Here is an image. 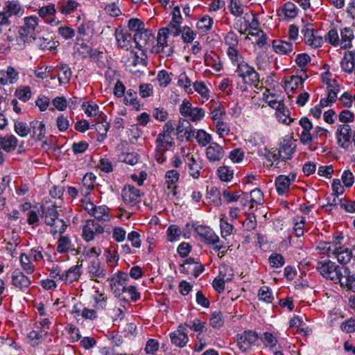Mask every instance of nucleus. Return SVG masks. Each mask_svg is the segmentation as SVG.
Returning a JSON list of instances; mask_svg holds the SVG:
<instances>
[{
    "label": "nucleus",
    "mask_w": 355,
    "mask_h": 355,
    "mask_svg": "<svg viewBox=\"0 0 355 355\" xmlns=\"http://www.w3.org/2000/svg\"><path fill=\"white\" fill-rule=\"evenodd\" d=\"M38 26V18L35 16H29L24 18V25L20 26L18 31L17 41L31 43L36 40V28Z\"/></svg>",
    "instance_id": "1"
},
{
    "label": "nucleus",
    "mask_w": 355,
    "mask_h": 355,
    "mask_svg": "<svg viewBox=\"0 0 355 355\" xmlns=\"http://www.w3.org/2000/svg\"><path fill=\"white\" fill-rule=\"evenodd\" d=\"M345 267H340L329 259L319 261L317 263L316 270L324 278L338 283Z\"/></svg>",
    "instance_id": "2"
},
{
    "label": "nucleus",
    "mask_w": 355,
    "mask_h": 355,
    "mask_svg": "<svg viewBox=\"0 0 355 355\" xmlns=\"http://www.w3.org/2000/svg\"><path fill=\"white\" fill-rule=\"evenodd\" d=\"M236 73L241 77L243 83L257 87L260 82L259 74L254 68L250 66L246 62L242 61L237 66Z\"/></svg>",
    "instance_id": "3"
},
{
    "label": "nucleus",
    "mask_w": 355,
    "mask_h": 355,
    "mask_svg": "<svg viewBox=\"0 0 355 355\" xmlns=\"http://www.w3.org/2000/svg\"><path fill=\"white\" fill-rule=\"evenodd\" d=\"M156 148L155 158L159 164L166 160L165 152L174 145V140L172 137L158 135L155 141Z\"/></svg>",
    "instance_id": "4"
},
{
    "label": "nucleus",
    "mask_w": 355,
    "mask_h": 355,
    "mask_svg": "<svg viewBox=\"0 0 355 355\" xmlns=\"http://www.w3.org/2000/svg\"><path fill=\"white\" fill-rule=\"evenodd\" d=\"M180 112L182 116L193 122L201 121L205 115V112L202 108L192 107L191 103L186 99L182 101L180 106Z\"/></svg>",
    "instance_id": "5"
},
{
    "label": "nucleus",
    "mask_w": 355,
    "mask_h": 355,
    "mask_svg": "<svg viewBox=\"0 0 355 355\" xmlns=\"http://www.w3.org/2000/svg\"><path fill=\"white\" fill-rule=\"evenodd\" d=\"M258 338L259 336L255 331H244L242 334H239L236 336L237 346L241 352H246L251 349Z\"/></svg>",
    "instance_id": "6"
},
{
    "label": "nucleus",
    "mask_w": 355,
    "mask_h": 355,
    "mask_svg": "<svg viewBox=\"0 0 355 355\" xmlns=\"http://www.w3.org/2000/svg\"><path fill=\"white\" fill-rule=\"evenodd\" d=\"M304 35V40L306 44L318 48L322 46L323 38L319 31H315L312 25L306 24L302 30Z\"/></svg>",
    "instance_id": "7"
},
{
    "label": "nucleus",
    "mask_w": 355,
    "mask_h": 355,
    "mask_svg": "<svg viewBox=\"0 0 355 355\" xmlns=\"http://www.w3.org/2000/svg\"><path fill=\"white\" fill-rule=\"evenodd\" d=\"M110 284L111 291L115 296L119 297L121 295V288L127 286L129 281V276L127 273L119 271L114 276L108 279Z\"/></svg>",
    "instance_id": "8"
},
{
    "label": "nucleus",
    "mask_w": 355,
    "mask_h": 355,
    "mask_svg": "<svg viewBox=\"0 0 355 355\" xmlns=\"http://www.w3.org/2000/svg\"><path fill=\"white\" fill-rule=\"evenodd\" d=\"M338 145L344 149H347L352 136V129L347 123L339 125L336 130Z\"/></svg>",
    "instance_id": "9"
},
{
    "label": "nucleus",
    "mask_w": 355,
    "mask_h": 355,
    "mask_svg": "<svg viewBox=\"0 0 355 355\" xmlns=\"http://www.w3.org/2000/svg\"><path fill=\"white\" fill-rule=\"evenodd\" d=\"M166 31H167L166 29L159 30L157 46L154 48V51L157 53H162L165 57H168L173 53V49L167 44L168 35Z\"/></svg>",
    "instance_id": "10"
},
{
    "label": "nucleus",
    "mask_w": 355,
    "mask_h": 355,
    "mask_svg": "<svg viewBox=\"0 0 355 355\" xmlns=\"http://www.w3.org/2000/svg\"><path fill=\"white\" fill-rule=\"evenodd\" d=\"M295 148V142L291 138L285 139L281 143L278 153H275L272 157L275 159H278L279 157L284 161L291 159Z\"/></svg>",
    "instance_id": "11"
},
{
    "label": "nucleus",
    "mask_w": 355,
    "mask_h": 355,
    "mask_svg": "<svg viewBox=\"0 0 355 355\" xmlns=\"http://www.w3.org/2000/svg\"><path fill=\"white\" fill-rule=\"evenodd\" d=\"M121 196L124 202L131 207L137 205L141 201L140 191L131 185L124 187Z\"/></svg>",
    "instance_id": "12"
},
{
    "label": "nucleus",
    "mask_w": 355,
    "mask_h": 355,
    "mask_svg": "<svg viewBox=\"0 0 355 355\" xmlns=\"http://www.w3.org/2000/svg\"><path fill=\"white\" fill-rule=\"evenodd\" d=\"M85 211L92 216L100 221H107L110 219L107 209L102 206H96L90 201L84 205Z\"/></svg>",
    "instance_id": "13"
},
{
    "label": "nucleus",
    "mask_w": 355,
    "mask_h": 355,
    "mask_svg": "<svg viewBox=\"0 0 355 355\" xmlns=\"http://www.w3.org/2000/svg\"><path fill=\"white\" fill-rule=\"evenodd\" d=\"M195 232L200 237L201 241L205 243L215 245L220 242L218 236L209 227L198 225L195 228Z\"/></svg>",
    "instance_id": "14"
},
{
    "label": "nucleus",
    "mask_w": 355,
    "mask_h": 355,
    "mask_svg": "<svg viewBox=\"0 0 355 355\" xmlns=\"http://www.w3.org/2000/svg\"><path fill=\"white\" fill-rule=\"evenodd\" d=\"M104 228L94 220H87L83 228V237L87 241H92L95 235L102 234Z\"/></svg>",
    "instance_id": "15"
},
{
    "label": "nucleus",
    "mask_w": 355,
    "mask_h": 355,
    "mask_svg": "<svg viewBox=\"0 0 355 355\" xmlns=\"http://www.w3.org/2000/svg\"><path fill=\"white\" fill-rule=\"evenodd\" d=\"M296 175L290 173L288 175H281L276 178L275 187L279 195H284L289 191L291 184L295 182Z\"/></svg>",
    "instance_id": "16"
},
{
    "label": "nucleus",
    "mask_w": 355,
    "mask_h": 355,
    "mask_svg": "<svg viewBox=\"0 0 355 355\" xmlns=\"http://www.w3.org/2000/svg\"><path fill=\"white\" fill-rule=\"evenodd\" d=\"M205 155L207 159L215 163L220 162L225 155L223 148L216 142H211L206 148Z\"/></svg>",
    "instance_id": "17"
},
{
    "label": "nucleus",
    "mask_w": 355,
    "mask_h": 355,
    "mask_svg": "<svg viewBox=\"0 0 355 355\" xmlns=\"http://www.w3.org/2000/svg\"><path fill=\"white\" fill-rule=\"evenodd\" d=\"M88 272L91 279L101 283L106 278V270L99 261H93L88 267Z\"/></svg>",
    "instance_id": "18"
},
{
    "label": "nucleus",
    "mask_w": 355,
    "mask_h": 355,
    "mask_svg": "<svg viewBox=\"0 0 355 355\" xmlns=\"http://www.w3.org/2000/svg\"><path fill=\"white\" fill-rule=\"evenodd\" d=\"M56 251L60 254L71 252L76 255L78 251L68 236H60L57 241Z\"/></svg>",
    "instance_id": "19"
},
{
    "label": "nucleus",
    "mask_w": 355,
    "mask_h": 355,
    "mask_svg": "<svg viewBox=\"0 0 355 355\" xmlns=\"http://www.w3.org/2000/svg\"><path fill=\"white\" fill-rule=\"evenodd\" d=\"M11 279L12 284L21 291L26 290L31 284V280L29 277L19 270H15L12 272Z\"/></svg>",
    "instance_id": "20"
},
{
    "label": "nucleus",
    "mask_w": 355,
    "mask_h": 355,
    "mask_svg": "<svg viewBox=\"0 0 355 355\" xmlns=\"http://www.w3.org/2000/svg\"><path fill=\"white\" fill-rule=\"evenodd\" d=\"M3 10L11 18L20 17L24 14L23 6L17 0H11L5 2Z\"/></svg>",
    "instance_id": "21"
},
{
    "label": "nucleus",
    "mask_w": 355,
    "mask_h": 355,
    "mask_svg": "<svg viewBox=\"0 0 355 355\" xmlns=\"http://www.w3.org/2000/svg\"><path fill=\"white\" fill-rule=\"evenodd\" d=\"M327 87V96L321 99L322 105H331L337 99V94L340 91V85L336 80H333Z\"/></svg>",
    "instance_id": "22"
},
{
    "label": "nucleus",
    "mask_w": 355,
    "mask_h": 355,
    "mask_svg": "<svg viewBox=\"0 0 355 355\" xmlns=\"http://www.w3.org/2000/svg\"><path fill=\"white\" fill-rule=\"evenodd\" d=\"M184 331L185 328H184V325L181 324L178 327V330L170 334L171 343L180 348L184 347L189 341L187 334Z\"/></svg>",
    "instance_id": "23"
},
{
    "label": "nucleus",
    "mask_w": 355,
    "mask_h": 355,
    "mask_svg": "<svg viewBox=\"0 0 355 355\" xmlns=\"http://www.w3.org/2000/svg\"><path fill=\"white\" fill-rule=\"evenodd\" d=\"M340 280L338 283H340V286L347 288L348 290L355 293V273H351L349 270L345 267L343 269Z\"/></svg>",
    "instance_id": "24"
},
{
    "label": "nucleus",
    "mask_w": 355,
    "mask_h": 355,
    "mask_svg": "<svg viewBox=\"0 0 355 355\" xmlns=\"http://www.w3.org/2000/svg\"><path fill=\"white\" fill-rule=\"evenodd\" d=\"M116 40L119 46L122 49H128L131 46L133 37L126 30L116 28L115 31Z\"/></svg>",
    "instance_id": "25"
},
{
    "label": "nucleus",
    "mask_w": 355,
    "mask_h": 355,
    "mask_svg": "<svg viewBox=\"0 0 355 355\" xmlns=\"http://www.w3.org/2000/svg\"><path fill=\"white\" fill-rule=\"evenodd\" d=\"M299 123L303 128V131L300 134V141L304 144L311 143V137L310 130L313 128L311 122L307 117L304 116L300 120Z\"/></svg>",
    "instance_id": "26"
},
{
    "label": "nucleus",
    "mask_w": 355,
    "mask_h": 355,
    "mask_svg": "<svg viewBox=\"0 0 355 355\" xmlns=\"http://www.w3.org/2000/svg\"><path fill=\"white\" fill-rule=\"evenodd\" d=\"M355 64V51H346L344 57L340 61V67L343 71L347 73H352L354 71Z\"/></svg>",
    "instance_id": "27"
},
{
    "label": "nucleus",
    "mask_w": 355,
    "mask_h": 355,
    "mask_svg": "<svg viewBox=\"0 0 355 355\" xmlns=\"http://www.w3.org/2000/svg\"><path fill=\"white\" fill-rule=\"evenodd\" d=\"M184 162L189 168V175L194 179H198L200 175L202 166L197 162L193 155L187 154L184 159Z\"/></svg>",
    "instance_id": "28"
},
{
    "label": "nucleus",
    "mask_w": 355,
    "mask_h": 355,
    "mask_svg": "<svg viewBox=\"0 0 355 355\" xmlns=\"http://www.w3.org/2000/svg\"><path fill=\"white\" fill-rule=\"evenodd\" d=\"M272 48L275 53L281 55H288L293 50L291 42L278 40L272 42Z\"/></svg>",
    "instance_id": "29"
},
{
    "label": "nucleus",
    "mask_w": 355,
    "mask_h": 355,
    "mask_svg": "<svg viewBox=\"0 0 355 355\" xmlns=\"http://www.w3.org/2000/svg\"><path fill=\"white\" fill-rule=\"evenodd\" d=\"M18 139L12 135L0 137V146L6 152L10 153L15 150Z\"/></svg>",
    "instance_id": "30"
},
{
    "label": "nucleus",
    "mask_w": 355,
    "mask_h": 355,
    "mask_svg": "<svg viewBox=\"0 0 355 355\" xmlns=\"http://www.w3.org/2000/svg\"><path fill=\"white\" fill-rule=\"evenodd\" d=\"M354 38V32L350 28H345L340 31L339 46L344 49L352 46V41Z\"/></svg>",
    "instance_id": "31"
},
{
    "label": "nucleus",
    "mask_w": 355,
    "mask_h": 355,
    "mask_svg": "<svg viewBox=\"0 0 355 355\" xmlns=\"http://www.w3.org/2000/svg\"><path fill=\"white\" fill-rule=\"evenodd\" d=\"M31 132L32 131V137L38 141H41L45 137L46 129L45 125L42 122L38 121H33L30 123Z\"/></svg>",
    "instance_id": "32"
},
{
    "label": "nucleus",
    "mask_w": 355,
    "mask_h": 355,
    "mask_svg": "<svg viewBox=\"0 0 355 355\" xmlns=\"http://www.w3.org/2000/svg\"><path fill=\"white\" fill-rule=\"evenodd\" d=\"M304 80L301 76H291L284 80V88L294 92L299 87H303Z\"/></svg>",
    "instance_id": "33"
},
{
    "label": "nucleus",
    "mask_w": 355,
    "mask_h": 355,
    "mask_svg": "<svg viewBox=\"0 0 355 355\" xmlns=\"http://www.w3.org/2000/svg\"><path fill=\"white\" fill-rule=\"evenodd\" d=\"M81 275V266L76 265L65 271L64 283L69 284L78 281Z\"/></svg>",
    "instance_id": "34"
},
{
    "label": "nucleus",
    "mask_w": 355,
    "mask_h": 355,
    "mask_svg": "<svg viewBox=\"0 0 355 355\" xmlns=\"http://www.w3.org/2000/svg\"><path fill=\"white\" fill-rule=\"evenodd\" d=\"M332 255L336 256L338 261L341 264H347L352 259L349 250L343 247L334 248V249L332 250Z\"/></svg>",
    "instance_id": "35"
},
{
    "label": "nucleus",
    "mask_w": 355,
    "mask_h": 355,
    "mask_svg": "<svg viewBox=\"0 0 355 355\" xmlns=\"http://www.w3.org/2000/svg\"><path fill=\"white\" fill-rule=\"evenodd\" d=\"M58 78L60 85L68 83L71 78L72 72L67 64H60L58 67Z\"/></svg>",
    "instance_id": "36"
},
{
    "label": "nucleus",
    "mask_w": 355,
    "mask_h": 355,
    "mask_svg": "<svg viewBox=\"0 0 355 355\" xmlns=\"http://www.w3.org/2000/svg\"><path fill=\"white\" fill-rule=\"evenodd\" d=\"M205 63L207 67H211L216 71H219L222 68L219 56L213 51L205 54Z\"/></svg>",
    "instance_id": "37"
},
{
    "label": "nucleus",
    "mask_w": 355,
    "mask_h": 355,
    "mask_svg": "<svg viewBox=\"0 0 355 355\" xmlns=\"http://www.w3.org/2000/svg\"><path fill=\"white\" fill-rule=\"evenodd\" d=\"M121 298L125 300L126 298L131 300L132 301H137L140 297V293L137 292L136 287L134 286H126L125 287L121 288Z\"/></svg>",
    "instance_id": "38"
},
{
    "label": "nucleus",
    "mask_w": 355,
    "mask_h": 355,
    "mask_svg": "<svg viewBox=\"0 0 355 355\" xmlns=\"http://www.w3.org/2000/svg\"><path fill=\"white\" fill-rule=\"evenodd\" d=\"M95 181L96 176L94 173H86L83 178L82 182L83 188L82 189L81 192L84 193L85 195L88 194L89 191L94 188Z\"/></svg>",
    "instance_id": "39"
},
{
    "label": "nucleus",
    "mask_w": 355,
    "mask_h": 355,
    "mask_svg": "<svg viewBox=\"0 0 355 355\" xmlns=\"http://www.w3.org/2000/svg\"><path fill=\"white\" fill-rule=\"evenodd\" d=\"M104 254L106 257V261L111 267H114L117 265L118 261L119 259V255L116 249L110 246L107 248L104 252Z\"/></svg>",
    "instance_id": "40"
},
{
    "label": "nucleus",
    "mask_w": 355,
    "mask_h": 355,
    "mask_svg": "<svg viewBox=\"0 0 355 355\" xmlns=\"http://www.w3.org/2000/svg\"><path fill=\"white\" fill-rule=\"evenodd\" d=\"M20 263L23 270L26 272L28 275L34 272L35 266L33 263L32 259L28 256L26 253L21 254Z\"/></svg>",
    "instance_id": "41"
},
{
    "label": "nucleus",
    "mask_w": 355,
    "mask_h": 355,
    "mask_svg": "<svg viewBox=\"0 0 355 355\" xmlns=\"http://www.w3.org/2000/svg\"><path fill=\"white\" fill-rule=\"evenodd\" d=\"M50 226V232L55 235L56 234H63L67 228V225L64 220L59 218L58 220H53V223L48 225Z\"/></svg>",
    "instance_id": "42"
},
{
    "label": "nucleus",
    "mask_w": 355,
    "mask_h": 355,
    "mask_svg": "<svg viewBox=\"0 0 355 355\" xmlns=\"http://www.w3.org/2000/svg\"><path fill=\"white\" fill-rule=\"evenodd\" d=\"M195 137L199 146L202 147L206 146L207 144H210L211 143V135L204 130H197Z\"/></svg>",
    "instance_id": "43"
},
{
    "label": "nucleus",
    "mask_w": 355,
    "mask_h": 355,
    "mask_svg": "<svg viewBox=\"0 0 355 355\" xmlns=\"http://www.w3.org/2000/svg\"><path fill=\"white\" fill-rule=\"evenodd\" d=\"M82 108L89 117L96 116L100 113L97 104L92 101L84 102L82 105Z\"/></svg>",
    "instance_id": "44"
},
{
    "label": "nucleus",
    "mask_w": 355,
    "mask_h": 355,
    "mask_svg": "<svg viewBox=\"0 0 355 355\" xmlns=\"http://www.w3.org/2000/svg\"><path fill=\"white\" fill-rule=\"evenodd\" d=\"M43 216L47 225L53 223V220L59 219L58 211L53 205L49 207L46 210L43 211Z\"/></svg>",
    "instance_id": "45"
},
{
    "label": "nucleus",
    "mask_w": 355,
    "mask_h": 355,
    "mask_svg": "<svg viewBox=\"0 0 355 355\" xmlns=\"http://www.w3.org/2000/svg\"><path fill=\"white\" fill-rule=\"evenodd\" d=\"M15 94L19 100L24 102L28 101L32 96L29 86H21L18 87L15 90Z\"/></svg>",
    "instance_id": "46"
},
{
    "label": "nucleus",
    "mask_w": 355,
    "mask_h": 355,
    "mask_svg": "<svg viewBox=\"0 0 355 355\" xmlns=\"http://www.w3.org/2000/svg\"><path fill=\"white\" fill-rule=\"evenodd\" d=\"M305 218L302 216H297L294 219L293 232L297 237H300L304 233Z\"/></svg>",
    "instance_id": "47"
},
{
    "label": "nucleus",
    "mask_w": 355,
    "mask_h": 355,
    "mask_svg": "<svg viewBox=\"0 0 355 355\" xmlns=\"http://www.w3.org/2000/svg\"><path fill=\"white\" fill-rule=\"evenodd\" d=\"M107 296L105 293L96 291L94 295V300L95 302V308L97 310H103L107 306Z\"/></svg>",
    "instance_id": "48"
},
{
    "label": "nucleus",
    "mask_w": 355,
    "mask_h": 355,
    "mask_svg": "<svg viewBox=\"0 0 355 355\" xmlns=\"http://www.w3.org/2000/svg\"><path fill=\"white\" fill-rule=\"evenodd\" d=\"M277 118L283 123L290 124L293 119L290 117L288 109L284 105L281 109L276 112Z\"/></svg>",
    "instance_id": "49"
},
{
    "label": "nucleus",
    "mask_w": 355,
    "mask_h": 355,
    "mask_svg": "<svg viewBox=\"0 0 355 355\" xmlns=\"http://www.w3.org/2000/svg\"><path fill=\"white\" fill-rule=\"evenodd\" d=\"M225 215H221L220 220V227L221 230V235L223 238L230 236L234 230V226L227 222Z\"/></svg>",
    "instance_id": "50"
},
{
    "label": "nucleus",
    "mask_w": 355,
    "mask_h": 355,
    "mask_svg": "<svg viewBox=\"0 0 355 355\" xmlns=\"http://www.w3.org/2000/svg\"><path fill=\"white\" fill-rule=\"evenodd\" d=\"M14 128L15 132L21 137H25L31 133V125L28 127L26 123L22 121H16Z\"/></svg>",
    "instance_id": "51"
},
{
    "label": "nucleus",
    "mask_w": 355,
    "mask_h": 355,
    "mask_svg": "<svg viewBox=\"0 0 355 355\" xmlns=\"http://www.w3.org/2000/svg\"><path fill=\"white\" fill-rule=\"evenodd\" d=\"M219 178L224 182L230 181L233 178V170L228 166H220L217 170Z\"/></svg>",
    "instance_id": "52"
},
{
    "label": "nucleus",
    "mask_w": 355,
    "mask_h": 355,
    "mask_svg": "<svg viewBox=\"0 0 355 355\" xmlns=\"http://www.w3.org/2000/svg\"><path fill=\"white\" fill-rule=\"evenodd\" d=\"M78 3L73 0H67L60 7V12L64 15L72 13L78 8Z\"/></svg>",
    "instance_id": "53"
},
{
    "label": "nucleus",
    "mask_w": 355,
    "mask_h": 355,
    "mask_svg": "<svg viewBox=\"0 0 355 355\" xmlns=\"http://www.w3.org/2000/svg\"><path fill=\"white\" fill-rule=\"evenodd\" d=\"M214 124L216 127V132L220 137L224 138L230 134V126L224 121H218L217 123Z\"/></svg>",
    "instance_id": "54"
},
{
    "label": "nucleus",
    "mask_w": 355,
    "mask_h": 355,
    "mask_svg": "<svg viewBox=\"0 0 355 355\" xmlns=\"http://www.w3.org/2000/svg\"><path fill=\"white\" fill-rule=\"evenodd\" d=\"M258 297L260 300L267 303H271L273 300L272 291L268 286H262L259 288Z\"/></svg>",
    "instance_id": "55"
},
{
    "label": "nucleus",
    "mask_w": 355,
    "mask_h": 355,
    "mask_svg": "<svg viewBox=\"0 0 355 355\" xmlns=\"http://www.w3.org/2000/svg\"><path fill=\"white\" fill-rule=\"evenodd\" d=\"M250 209H252L254 204L262 205L263 202V193L259 189H255L250 192Z\"/></svg>",
    "instance_id": "56"
},
{
    "label": "nucleus",
    "mask_w": 355,
    "mask_h": 355,
    "mask_svg": "<svg viewBox=\"0 0 355 355\" xmlns=\"http://www.w3.org/2000/svg\"><path fill=\"white\" fill-rule=\"evenodd\" d=\"M213 19L208 16H205L197 23L198 28L203 33L209 31L212 26Z\"/></svg>",
    "instance_id": "57"
},
{
    "label": "nucleus",
    "mask_w": 355,
    "mask_h": 355,
    "mask_svg": "<svg viewBox=\"0 0 355 355\" xmlns=\"http://www.w3.org/2000/svg\"><path fill=\"white\" fill-rule=\"evenodd\" d=\"M148 36L146 33L142 31L136 33L133 36L134 42L136 44V47L141 49L144 47L147 44Z\"/></svg>",
    "instance_id": "58"
},
{
    "label": "nucleus",
    "mask_w": 355,
    "mask_h": 355,
    "mask_svg": "<svg viewBox=\"0 0 355 355\" xmlns=\"http://www.w3.org/2000/svg\"><path fill=\"white\" fill-rule=\"evenodd\" d=\"M128 26L130 31L136 33H139L144 30V22L138 18H132L129 19Z\"/></svg>",
    "instance_id": "59"
},
{
    "label": "nucleus",
    "mask_w": 355,
    "mask_h": 355,
    "mask_svg": "<svg viewBox=\"0 0 355 355\" xmlns=\"http://www.w3.org/2000/svg\"><path fill=\"white\" fill-rule=\"evenodd\" d=\"M227 54L231 61L237 65L243 61L241 55L234 47H228Z\"/></svg>",
    "instance_id": "60"
},
{
    "label": "nucleus",
    "mask_w": 355,
    "mask_h": 355,
    "mask_svg": "<svg viewBox=\"0 0 355 355\" xmlns=\"http://www.w3.org/2000/svg\"><path fill=\"white\" fill-rule=\"evenodd\" d=\"M223 320L220 311L212 313L209 320V324L213 328H219L223 325Z\"/></svg>",
    "instance_id": "61"
},
{
    "label": "nucleus",
    "mask_w": 355,
    "mask_h": 355,
    "mask_svg": "<svg viewBox=\"0 0 355 355\" xmlns=\"http://www.w3.org/2000/svg\"><path fill=\"white\" fill-rule=\"evenodd\" d=\"M324 40L333 46H339L340 37L336 29L330 30L325 35Z\"/></svg>",
    "instance_id": "62"
},
{
    "label": "nucleus",
    "mask_w": 355,
    "mask_h": 355,
    "mask_svg": "<svg viewBox=\"0 0 355 355\" xmlns=\"http://www.w3.org/2000/svg\"><path fill=\"white\" fill-rule=\"evenodd\" d=\"M37 40V45L42 50H50L54 42L50 37H40Z\"/></svg>",
    "instance_id": "63"
},
{
    "label": "nucleus",
    "mask_w": 355,
    "mask_h": 355,
    "mask_svg": "<svg viewBox=\"0 0 355 355\" xmlns=\"http://www.w3.org/2000/svg\"><path fill=\"white\" fill-rule=\"evenodd\" d=\"M157 80L159 82V86L164 87H167L171 81L169 73L165 70H162L158 73Z\"/></svg>",
    "instance_id": "64"
}]
</instances>
